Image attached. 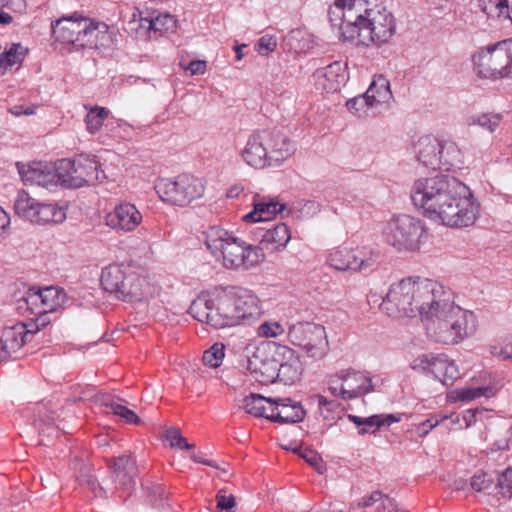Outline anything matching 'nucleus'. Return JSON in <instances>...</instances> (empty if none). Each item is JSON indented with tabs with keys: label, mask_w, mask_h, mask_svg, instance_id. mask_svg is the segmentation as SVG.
<instances>
[{
	"label": "nucleus",
	"mask_w": 512,
	"mask_h": 512,
	"mask_svg": "<svg viewBox=\"0 0 512 512\" xmlns=\"http://www.w3.org/2000/svg\"><path fill=\"white\" fill-rule=\"evenodd\" d=\"M413 204L431 220L449 227H468L479 216L480 205L470 189L455 177H421L411 187Z\"/></svg>",
	"instance_id": "nucleus-1"
},
{
	"label": "nucleus",
	"mask_w": 512,
	"mask_h": 512,
	"mask_svg": "<svg viewBox=\"0 0 512 512\" xmlns=\"http://www.w3.org/2000/svg\"><path fill=\"white\" fill-rule=\"evenodd\" d=\"M188 313L213 329L251 324L262 315L260 301L251 291L226 286L201 292L191 303Z\"/></svg>",
	"instance_id": "nucleus-2"
},
{
	"label": "nucleus",
	"mask_w": 512,
	"mask_h": 512,
	"mask_svg": "<svg viewBox=\"0 0 512 512\" xmlns=\"http://www.w3.org/2000/svg\"><path fill=\"white\" fill-rule=\"evenodd\" d=\"M430 306L422 320H426L428 336L435 342L455 345L472 336L477 330V319L473 312L454 304L452 294L444 287Z\"/></svg>",
	"instance_id": "nucleus-3"
},
{
	"label": "nucleus",
	"mask_w": 512,
	"mask_h": 512,
	"mask_svg": "<svg viewBox=\"0 0 512 512\" xmlns=\"http://www.w3.org/2000/svg\"><path fill=\"white\" fill-rule=\"evenodd\" d=\"M443 285L420 277H408L390 285L380 308L390 317H415L424 312L442 293Z\"/></svg>",
	"instance_id": "nucleus-4"
},
{
	"label": "nucleus",
	"mask_w": 512,
	"mask_h": 512,
	"mask_svg": "<svg viewBox=\"0 0 512 512\" xmlns=\"http://www.w3.org/2000/svg\"><path fill=\"white\" fill-rule=\"evenodd\" d=\"M294 152L293 142L281 131L262 129L249 135L241 158L255 169L274 168L282 165Z\"/></svg>",
	"instance_id": "nucleus-5"
},
{
	"label": "nucleus",
	"mask_w": 512,
	"mask_h": 512,
	"mask_svg": "<svg viewBox=\"0 0 512 512\" xmlns=\"http://www.w3.org/2000/svg\"><path fill=\"white\" fill-rule=\"evenodd\" d=\"M207 249L221 259L228 269H249L265 259V254L259 246L247 244L219 227H210L205 233Z\"/></svg>",
	"instance_id": "nucleus-6"
},
{
	"label": "nucleus",
	"mask_w": 512,
	"mask_h": 512,
	"mask_svg": "<svg viewBox=\"0 0 512 512\" xmlns=\"http://www.w3.org/2000/svg\"><path fill=\"white\" fill-rule=\"evenodd\" d=\"M100 283L103 290L124 302H142L151 294L145 278L137 273H126L119 265H109L102 270Z\"/></svg>",
	"instance_id": "nucleus-7"
},
{
	"label": "nucleus",
	"mask_w": 512,
	"mask_h": 512,
	"mask_svg": "<svg viewBox=\"0 0 512 512\" xmlns=\"http://www.w3.org/2000/svg\"><path fill=\"white\" fill-rule=\"evenodd\" d=\"M478 77L492 81L512 74V39L480 49L472 57Z\"/></svg>",
	"instance_id": "nucleus-8"
},
{
	"label": "nucleus",
	"mask_w": 512,
	"mask_h": 512,
	"mask_svg": "<svg viewBox=\"0 0 512 512\" xmlns=\"http://www.w3.org/2000/svg\"><path fill=\"white\" fill-rule=\"evenodd\" d=\"M383 237L387 244L398 251L414 252L419 250L426 237L424 223L410 215L393 217L383 229Z\"/></svg>",
	"instance_id": "nucleus-9"
},
{
	"label": "nucleus",
	"mask_w": 512,
	"mask_h": 512,
	"mask_svg": "<svg viewBox=\"0 0 512 512\" xmlns=\"http://www.w3.org/2000/svg\"><path fill=\"white\" fill-rule=\"evenodd\" d=\"M60 185L67 188H81L94 185L106 178L95 156L79 155L74 159L58 160Z\"/></svg>",
	"instance_id": "nucleus-10"
},
{
	"label": "nucleus",
	"mask_w": 512,
	"mask_h": 512,
	"mask_svg": "<svg viewBox=\"0 0 512 512\" xmlns=\"http://www.w3.org/2000/svg\"><path fill=\"white\" fill-rule=\"evenodd\" d=\"M395 33V20L385 8L365 9L358 21L355 45H380L388 42Z\"/></svg>",
	"instance_id": "nucleus-11"
},
{
	"label": "nucleus",
	"mask_w": 512,
	"mask_h": 512,
	"mask_svg": "<svg viewBox=\"0 0 512 512\" xmlns=\"http://www.w3.org/2000/svg\"><path fill=\"white\" fill-rule=\"evenodd\" d=\"M159 197L170 204L185 206L203 196L205 191L201 179L189 174H181L175 179L162 178L155 184Z\"/></svg>",
	"instance_id": "nucleus-12"
},
{
	"label": "nucleus",
	"mask_w": 512,
	"mask_h": 512,
	"mask_svg": "<svg viewBox=\"0 0 512 512\" xmlns=\"http://www.w3.org/2000/svg\"><path fill=\"white\" fill-rule=\"evenodd\" d=\"M18 293L20 294L19 297H17L16 293L13 295V297L16 298L18 310H30L31 313H34L31 305H36L38 302H40L43 307V309L38 312L40 316L36 319V330L46 326L49 322L46 318L47 313L56 311L68 302V297L64 289L56 286H49L43 289L30 288L23 293L18 290Z\"/></svg>",
	"instance_id": "nucleus-13"
},
{
	"label": "nucleus",
	"mask_w": 512,
	"mask_h": 512,
	"mask_svg": "<svg viewBox=\"0 0 512 512\" xmlns=\"http://www.w3.org/2000/svg\"><path fill=\"white\" fill-rule=\"evenodd\" d=\"M380 253L368 247L355 250L336 249L329 254L328 264L338 271L366 273L379 264Z\"/></svg>",
	"instance_id": "nucleus-14"
},
{
	"label": "nucleus",
	"mask_w": 512,
	"mask_h": 512,
	"mask_svg": "<svg viewBox=\"0 0 512 512\" xmlns=\"http://www.w3.org/2000/svg\"><path fill=\"white\" fill-rule=\"evenodd\" d=\"M15 212L36 224L61 223L66 218L63 208L55 204L40 203L26 191H20L14 203Z\"/></svg>",
	"instance_id": "nucleus-15"
},
{
	"label": "nucleus",
	"mask_w": 512,
	"mask_h": 512,
	"mask_svg": "<svg viewBox=\"0 0 512 512\" xmlns=\"http://www.w3.org/2000/svg\"><path fill=\"white\" fill-rule=\"evenodd\" d=\"M289 341L304 349L308 356L321 358L326 353L327 339L323 326L310 323L298 322L289 327Z\"/></svg>",
	"instance_id": "nucleus-16"
},
{
	"label": "nucleus",
	"mask_w": 512,
	"mask_h": 512,
	"mask_svg": "<svg viewBox=\"0 0 512 512\" xmlns=\"http://www.w3.org/2000/svg\"><path fill=\"white\" fill-rule=\"evenodd\" d=\"M89 25H91L90 18L74 13L58 19L55 23L52 22V34L56 41L71 44L79 49L85 38L82 34L86 32Z\"/></svg>",
	"instance_id": "nucleus-17"
},
{
	"label": "nucleus",
	"mask_w": 512,
	"mask_h": 512,
	"mask_svg": "<svg viewBox=\"0 0 512 512\" xmlns=\"http://www.w3.org/2000/svg\"><path fill=\"white\" fill-rule=\"evenodd\" d=\"M270 344L256 348L252 356L247 359V369L254 374L255 380L262 384L277 381L278 355L270 349Z\"/></svg>",
	"instance_id": "nucleus-18"
},
{
	"label": "nucleus",
	"mask_w": 512,
	"mask_h": 512,
	"mask_svg": "<svg viewBox=\"0 0 512 512\" xmlns=\"http://www.w3.org/2000/svg\"><path fill=\"white\" fill-rule=\"evenodd\" d=\"M16 167L25 184L37 185L47 189L60 185L58 161L54 165L41 161H34L28 165L16 162Z\"/></svg>",
	"instance_id": "nucleus-19"
},
{
	"label": "nucleus",
	"mask_w": 512,
	"mask_h": 512,
	"mask_svg": "<svg viewBox=\"0 0 512 512\" xmlns=\"http://www.w3.org/2000/svg\"><path fill=\"white\" fill-rule=\"evenodd\" d=\"M328 16L331 26L338 28L340 39L354 44L358 21L361 18V12L356 4L346 6L344 3L340 5L336 2V6L329 9Z\"/></svg>",
	"instance_id": "nucleus-20"
},
{
	"label": "nucleus",
	"mask_w": 512,
	"mask_h": 512,
	"mask_svg": "<svg viewBox=\"0 0 512 512\" xmlns=\"http://www.w3.org/2000/svg\"><path fill=\"white\" fill-rule=\"evenodd\" d=\"M336 376L342 381L339 395L343 400L358 398L374 389L372 378L364 372L347 370Z\"/></svg>",
	"instance_id": "nucleus-21"
},
{
	"label": "nucleus",
	"mask_w": 512,
	"mask_h": 512,
	"mask_svg": "<svg viewBox=\"0 0 512 512\" xmlns=\"http://www.w3.org/2000/svg\"><path fill=\"white\" fill-rule=\"evenodd\" d=\"M270 349L278 355L277 381L285 385L293 384L301 374V364L294 350L285 346L272 343Z\"/></svg>",
	"instance_id": "nucleus-22"
},
{
	"label": "nucleus",
	"mask_w": 512,
	"mask_h": 512,
	"mask_svg": "<svg viewBox=\"0 0 512 512\" xmlns=\"http://www.w3.org/2000/svg\"><path fill=\"white\" fill-rule=\"evenodd\" d=\"M346 64L335 61L326 67L319 68L313 74L317 89L327 93H333L340 90L348 80Z\"/></svg>",
	"instance_id": "nucleus-23"
},
{
	"label": "nucleus",
	"mask_w": 512,
	"mask_h": 512,
	"mask_svg": "<svg viewBox=\"0 0 512 512\" xmlns=\"http://www.w3.org/2000/svg\"><path fill=\"white\" fill-rule=\"evenodd\" d=\"M267 402L271 404V413L266 419L277 423H298L303 421L306 411L300 403L292 401L290 398H269Z\"/></svg>",
	"instance_id": "nucleus-24"
},
{
	"label": "nucleus",
	"mask_w": 512,
	"mask_h": 512,
	"mask_svg": "<svg viewBox=\"0 0 512 512\" xmlns=\"http://www.w3.org/2000/svg\"><path fill=\"white\" fill-rule=\"evenodd\" d=\"M34 333L33 329H27L23 323H17L2 329V362L5 359H18L20 349L26 342V338Z\"/></svg>",
	"instance_id": "nucleus-25"
},
{
	"label": "nucleus",
	"mask_w": 512,
	"mask_h": 512,
	"mask_svg": "<svg viewBox=\"0 0 512 512\" xmlns=\"http://www.w3.org/2000/svg\"><path fill=\"white\" fill-rule=\"evenodd\" d=\"M142 221V215L135 205L121 203L107 214L106 224L112 229L130 232L136 229Z\"/></svg>",
	"instance_id": "nucleus-26"
},
{
	"label": "nucleus",
	"mask_w": 512,
	"mask_h": 512,
	"mask_svg": "<svg viewBox=\"0 0 512 512\" xmlns=\"http://www.w3.org/2000/svg\"><path fill=\"white\" fill-rule=\"evenodd\" d=\"M285 204L279 203L276 198L255 194L253 196V210L243 216L246 222H266L275 215L283 212Z\"/></svg>",
	"instance_id": "nucleus-27"
},
{
	"label": "nucleus",
	"mask_w": 512,
	"mask_h": 512,
	"mask_svg": "<svg viewBox=\"0 0 512 512\" xmlns=\"http://www.w3.org/2000/svg\"><path fill=\"white\" fill-rule=\"evenodd\" d=\"M109 469L114 475L115 482L123 488L132 487L138 469L135 459L130 454H122L108 460Z\"/></svg>",
	"instance_id": "nucleus-28"
},
{
	"label": "nucleus",
	"mask_w": 512,
	"mask_h": 512,
	"mask_svg": "<svg viewBox=\"0 0 512 512\" xmlns=\"http://www.w3.org/2000/svg\"><path fill=\"white\" fill-rule=\"evenodd\" d=\"M417 160L427 168H441V141L432 136L421 137L415 144Z\"/></svg>",
	"instance_id": "nucleus-29"
},
{
	"label": "nucleus",
	"mask_w": 512,
	"mask_h": 512,
	"mask_svg": "<svg viewBox=\"0 0 512 512\" xmlns=\"http://www.w3.org/2000/svg\"><path fill=\"white\" fill-rule=\"evenodd\" d=\"M264 233L261 235L260 244L262 251L264 249L270 251L280 250L286 247L291 239V233L285 223H278L271 227L263 228Z\"/></svg>",
	"instance_id": "nucleus-30"
},
{
	"label": "nucleus",
	"mask_w": 512,
	"mask_h": 512,
	"mask_svg": "<svg viewBox=\"0 0 512 512\" xmlns=\"http://www.w3.org/2000/svg\"><path fill=\"white\" fill-rule=\"evenodd\" d=\"M82 37L85 38L83 43L80 44L81 48L100 49L108 46L111 41L107 26L94 23L92 20L91 25H89L86 32L82 34Z\"/></svg>",
	"instance_id": "nucleus-31"
},
{
	"label": "nucleus",
	"mask_w": 512,
	"mask_h": 512,
	"mask_svg": "<svg viewBox=\"0 0 512 512\" xmlns=\"http://www.w3.org/2000/svg\"><path fill=\"white\" fill-rule=\"evenodd\" d=\"M123 402H125V400L115 396H105L100 399V404L109 408L114 415L119 416L129 424L139 425L141 423V419L134 411L127 408Z\"/></svg>",
	"instance_id": "nucleus-32"
},
{
	"label": "nucleus",
	"mask_w": 512,
	"mask_h": 512,
	"mask_svg": "<svg viewBox=\"0 0 512 512\" xmlns=\"http://www.w3.org/2000/svg\"><path fill=\"white\" fill-rule=\"evenodd\" d=\"M365 93L376 107L382 103L388 102L392 98L390 82L382 75L374 77Z\"/></svg>",
	"instance_id": "nucleus-33"
},
{
	"label": "nucleus",
	"mask_w": 512,
	"mask_h": 512,
	"mask_svg": "<svg viewBox=\"0 0 512 512\" xmlns=\"http://www.w3.org/2000/svg\"><path fill=\"white\" fill-rule=\"evenodd\" d=\"M141 26L146 27L156 32H167L173 31L176 27V19L174 16L168 13H157L153 12L151 15L141 17Z\"/></svg>",
	"instance_id": "nucleus-34"
},
{
	"label": "nucleus",
	"mask_w": 512,
	"mask_h": 512,
	"mask_svg": "<svg viewBox=\"0 0 512 512\" xmlns=\"http://www.w3.org/2000/svg\"><path fill=\"white\" fill-rule=\"evenodd\" d=\"M479 7L488 17H505L512 22V0H478Z\"/></svg>",
	"instance_id": "nucleus-35"
},
{
	"label": "nucleus",
	"mask_w": 512,
	"mask_h": 512,
	"mask_svg": "<svg viewBox=\"0 0 512 512\" xmlns=\"http://www.w3.org/2000/svg\"><path fill=\"white\" fill-rule=\"evenodd\" d=\"M27 53L28 48L21 43H11L10 46L2 52V69H12L15 65H17L18 69Z\"/></svg>",
	"instance_id": "nucleus-36"
},
{
	"label": "nucleus",
	"mask_w": 512,
	"mask_h": 512,
	"mask_svg": "<svg viewBox=\"0 0 512 512\" xmlns=\"http://www.w3.org/2000/svg\"><path fill=\"white\" fill-rule=\"evenodd\" d=\"M400 421V417L394 414L388 415H372L370 417H366L362 428L358 430L360 435H365L367 433H374L376 429H379L383 426H390L392 423Z\"/></svg>",
	"instance_id": "nucleus-37"
},
{
	"label": "nucleus",
	"mask_w": 512,
	"mask_h": 512,
	"mask_svg": "<svg viewBox=\"0 0 512 512\" xmlns=\"http://www.w3.org/2000/svg\"><path fill=\"white\" fill-rule=\"evenodd\" d=\"M439 156H441V168L443 167L445 170L459 167L461 164V152L452 142H441V151Z\"/></svg>",
	"instance_id": "nucleus-38"
},
{
	"label": "nucleus",
	"mask_w": 512,
	"mask_h": 512,
	"mask_svg": "<svg viewBox=\"0 0 512 512\" xmlns=\"http://www.w3.org/2000/svg\"><path fill=\"white\" fill-rule=\"evenodd\" d=\"M109 115V110L105 107L94 106L91 107L85 117V123L88 132L95 134L100 131L105 119Z\"/></svg>",
	"instance_id": "nucleus-39"
},
{
	"label": "nucleus",
	"mask_w": 512,
	"mask_h": 512,
	"mask_svg": "<svg viewBox=\"0 0 512 512\" xmlns=\"http://www.w3.org/2000/svg\"><path fill=\"white\" fill-rule=\"evenodd\" d=\"M267 399L260 394L251 393L243 399L242 408L250 415L266 418L269 415L265 413L264 406V402H267Z\"/></svg>",
	"instance_id": "nucleus-40"
},
{
	"label": "nucleus",
	"mask_w": 512,
	"mask_h": 512,
	"mask_svg": "<svg viewBox=\"0 0 512 512\" xmlns=\"http://www.w3.org/2000/svg\"><path fill=\"white\" fill-rule=\"evenodd\" d=\"M498 387L495 385H488L476 388H466L457 392V399L461 401H471L482 396L491 397L496 394Z\"/></svg>",
	"instance_id": "nucleus-41"
},
{
	"label": "nucleus",
	"mask_w": 512,
	"mask_h": 512,
	"mask_svg": "<svg viewBox=\"0 0 512 512\" xmlns=\"http://www.w3.org/2000/svg\"><path fill=\"white\" fill-rule=\"evenodd\" d=\"M346 107L350 112L353 114L363 117L368 115V110L370 108L376 107L373 102H371L370 99H368L367 94L354 97L352 99H349L346 102Z\"/></svg>",
	"instance_id": "nucleus-42"
},
{
	"label": "nucleus",
	"mask_w": 512,
	"mask_h": 512,
	"mask_svg": "<svg viewBox=\"0 0 512 512\" xmlns=\"http://www.w3.org/2000/svg\"><path fill=\"white\" fill-rule=\"evenodd\" d=\"M224 345L221 343L213 344L208 350L203 353V363L211 368H217L221 365L224 353Z\"/></svg>",
	"instance_id": "nucleus-43"
},
{
	"label": "nucleus",
	"mask_w": 512,
	"mask_h": 512,
	"mask_svg": "<svg viewBox=\"0 0 512 512\" xmlns=\"http://www.w3.org/2000/svg\"><path fill=\"white\" fill-rule=\"evenodd\" d=\"M143 487L147 491V499L152 506H158L167 500L165 487L161 484L146 482Z\"/></svg>",
	"instance_id": "nucleus-44"
},
{
	"label": "nucleus",
	"mask_w": 512,
	"mask_h": 512,
	"mask_svg": "<svg viewBox=\"0 0 512 512\" xmlns=\"http://www.w3.org/2000/svg\"><path fill=\"white\" fill-rule=\"evenodd\" d=\"M501 122L499 114H481L471 118L469 124L478 125L489 132H494Z\"/></svg>",
	"instance_id": "nucleus-45"
},
{
	"label": "nucleus",
	"mask_w": 512,
	"mask_h": 512,
	"mask_svg": "<svg viewBox=\"0 0 512 512\" xmlns=\"http://www.w3.org/2000/svg\"><path fill=\"white\" fill-rule=\"evenodd\" d=\"M294 453L300 455L309 465H311L319 474H324L327 470L326 464L321 456L313 450H305L300 453L298 448L293 449Z\"/></svg>",
	"instance_id": "nucleus-46"
},
{
	"label": "nucleus",
	"mask_w": 512,
	"mask_h": 512,
	"mask_svg": "<svg viewBox=\"0 0 512 512\" xmlns=\"http://www.w3.org/2000/svg\"><path fill=\"white\" fill-rule=\"evenodd\" d=\"M216 508L221 511L234 512L236 507V499L232 494H227L226 489H220L215 497Z\"/></svg>",
	"instance_id": "nucleus-47"
},
{
	"label": "nucleus",
	"mask_w": 512,
	"mask_h": 512,
	"mask_svg": "<svg viewBox=\"0 0 512 512\" xmlns=\"http://www.w3.org/2000/svg\"><path fill=\"white\" fill-rule=\"evenodd\" d=\"M493 479L485 472H476L470 481V486L477 492L485 491L491 487Z\"/></svg>",
	"instance_id": "nucleus-48"
},
{
	"label": "nucleus",
	"mask_w": 512,
	"mask_h": 512,
	"mask_svg": "<svg viewBox=\"0 0 512 512\" xmlns=\"http://www.w3.org/2000/svg\"><path fill=\"white\" fill-rule=\"evenodd\" d=\"M498 486L504 498L512 497V467L507 468L498 478Z\"/></svg>",
	"instance_id": "nucleus-49"
},
{
	"label": "nucleus",
	"mask_w": 512,
	"mask_h": 512,
	"mask_svg": "<svg viewBox=\"0 0 512 512\" xmlns=\"http://www.w3.org/2000/svg\"><path fill=\"white\" fill-rule=\"evenodd\" d=\"M448 357L441 354L434 356V359L431 363V371L430 373L438 379L441 383L444 377L445 367L447 365Z\"/></svg>",
	"instance_id": "nucleus-50"
},
{
	"label": "nucleus",
	"mask_w": 512,
	"mask_h": 512,
	"mask_svg": "<svg viewBox=\"0 0 512 512\" xmlns=\"http://www.w3.org/2000/svg\"><path fill=\"white\" fill-rule=\"evenodd\" d=\"M284 328L277 322H264L258 328V334L262 337H277L284 333Z\"/></svg>",
	"instance_id": "nucleus-51"
},
{
	"label": "nucleus",
	"mask_w": 512,
	"mask_h": 512,
	"mask_svg": "<svg viewBox=\"0 0 512 512\" xmlns=\"http://www.w3.org/2000/svg\"><path fill=\"white\" fill-rule=\"evenodd\" d=\"M433 359V354H422L412 361L411 368L414 370H422L424 372L430 373Z\"/></svg>",
	"instance_id": "nucleus-52"
},
{
	"label": "nucleus",
	"mask_w": 512,
	"mask_h": 512,
	"mask_svg": "<svg viewBox=\"0 0 512 512\" xmlns=\"http://www.w3.org/2000/svg\"><path fill=\"white\" fill-rule=\"evenodd\" d=\"M460 376L458 367L454 363V361H451L448 359L447 365L445 367L444 377L442 380V384L449 386L452 385L453 382L458 379Z\"/></svg>",
	"instance_id": "nucleus-53"
},
{
	"label": "nucleus",
	"mask_w": 512,
	"mask_h": 512,
	"mask_svg": "<svg viewBox=\"0 0 512 512\" xmlns=\"http://www.w3.org/2000/svg\"><path fill=\"white\" fill-rule=\"evenodd\" d=\"M315 399L318 401V407L320 410L321 415L324 417V419H329V414L334 409L338 407V404L334 400H327L322 395H316Z\"/></svg>",
	"instance_id": "nucleus-54"
},
{
	"label": "nucleus",
	"mask_w": 512,
	"mask_h": 512,
	"mask_svg": "<svg viewBox=\"0 0 512 512\" xmlns=\"http://www.w3.org/2000/svg\"><path fill=\"white\" fill-rule=\"evenodd\" d=\"M258 52L262 55L274 51L277 46V41L273 36H262L258 41Z\"/></svg>",
	"instance_id": "nucleus-55"
},
{
	"label": "nucleus",
	"mask_w": 512,
	"mask_h": 512,
	"mask_svg": "<svg viewBox=\"0 0 512 512\" xmlns=\"http://www.w3.org/2000/svg\"><path fill=\"white\" fill-rule=\"evenodd\" d=\"M181 66L190 72L191 75H201L204 74L206 70V61L203 60H193L188 65H184L181 63Z\"/></svg>",
	"instance_id": "nucleus-56"
},
{
	"label": "nucleus",
	"mask_w": 512,
	"mask_h": 512,
	"mask_svg": "<svg viewBox=\"0 0 512 512\" xmlns=\"http://www.w3.org/2000/svg\"><path fill=\"white\" fill-rule=\"evenodd\" d=\"M380 501H382L381 508H378L377 512H398V503L389 495L383 494Z\"/></svg>",
	"instance_id": "nucleus-57"
},
{
	"label": "nucleus",
	"mask_w": 512,
	"mask_h": 512,
	"mask_svg": "<svg viewBox=\"0 0 512 512\" xmlns=\"http://www.w3.org/2000/svg\"><path fill=\"white\" fill-rule=\"evenodd\" d=\"M383 498L381 491H374L369 496L363 497L357 504L359 508H366L372 506L374 503L380 501Z\"/></svg>",
	"instance_id": "nucleus-58"
},
{
	"label": "nucleus",
	"mask_w": 512,
	"mask_h": 512,
	"mask_svg": "<svg viewBox=\"0 0 512 512\" xmlns=\"http://www.w3.org/2000/svg\"><path fill=\"white\" fill-rule=\"evenodd\" d=\"M164 439L169 442L171 448H176L181 440V431L179 428H170L164 434Z\"/></svg>",
	"instance_id": "nucleus-59"
},
{
	"label": "nucleus",
	"mask_w": 512,
	"mask_h": 512,
	"mask_svg": "<svg viewBox=\"0 0 512 512\" xmlns=\"http://www.w3.org/2000/svg\"><path fill=\"white\" fill-rule=\"evenodd\" d=\"M439 424V420L438 419H433V418H429L427 420H425L424 422L420 423L418 428H417V433L419 436H426L428 434V432L434 428L435 426H437Z\"/></svg>",
	"instance_id": "nucleus-60"
},
{
	"label": "nucleus",
	"mask_w": 512,
	"mask_h": 512,
	"mask_svg": "<svg viewBox=\"0 0 512 512\" xmlns=\"http://www.w3.org/2000/svg\"><path fill=\"white\" fill-rule=\"evenodd\" d=\"M491 353L496 356H502L504 359L512 358V341L506 344L504 347H492Z\"/></svg>",
	"instance_id": "nucleus-61"
},
{
	"label": "nucleus",
	"mask_w": 512,
	"mask_h": 512,
	"mask_svg": "<svg viewBox=\"0 0 512 512\" xmlns=\"http://www.w3.org/2000/svg\"><path fill=\"white\" fill-rule=\"evenodd\" d=\"M14 116L21 115H33L35 113V107L33 106H24V105H16L8 110Z\"/></svg>",
	"instance_id": "nucleus-62"
},
{
	"label": "nucleus",
	"mask_w": 512,
	"mask_h": 512,
	"mask_svg": "<svg viewBox=\"0 0 512 512\" xmlns=\"http://www.w3.org/2000/svg\"><path fill=\"white\" fill-rule=\"evenodd\" d=\"M191 459H192L194 462L202 463V464H204V465H208V466H211V467H214V468H218V466H217L213 461L203 459V458H202V457H200L199 455L193 454V455L191 456Z\"/></svg>",
	"instance_id": "nucleus-63"
},
{
	"label": "nucleus",
	"mask_w": 512,
	"mask_h": 512,
	"mask_svg": "<svg viewBox=\"0 0 512 512\" xmlns=\"http://www.w3.org/2000/svg\"><path fill=\"white\" fill-rule=\"evenodd\" d=\"M348 419L358 427V430L362 428L365 421V418L356 415H348Z\"/></svg>",
	"instance_id": "nucleus-64"
}]
</instances>
